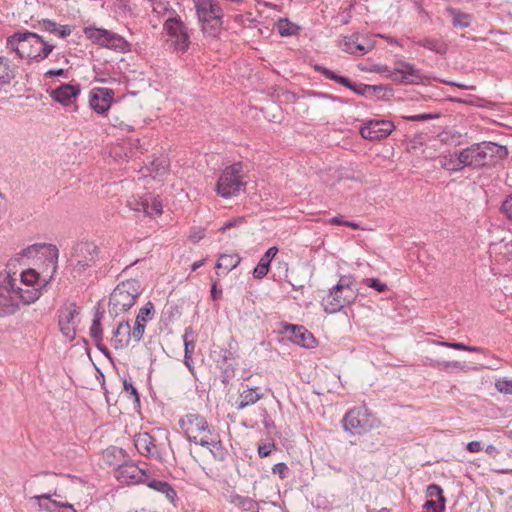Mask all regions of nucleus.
<instances>
[{
	"label": "nucleus",
	"instance_id": "nucleus-32",
	"mask_svg": "<svg viewBox=\"0 0 512 512\" xmlns=\"http://www.w3.org/2000/svg\"><path fill=\"white\" fill-rule=\"evenodd\" d=\"M183 342H184V363L189 368V370H192V355L195 350V337H194V331L192 327L188 326L185 328L184 334H183Z\"/></svg>",
	"mask_w": 512,
	"mask_h": 512
},
{
	"label": "nucleus",
	"instance_id": "nucleus-54",
	"mask_svg": "<svg viewBox=\"0 0 512 512\" xmlns=\"http://www.w3.org/2000/svg\"><path fill=\"white\" fill-rule=\"evenodd\" d=\"M272 472L274 474H278L281 479H285L289 472V468L285 463L280 462L273 466Z\"/></svg>",
	"mask_w": 512,
	"mask_h": 512
},
{
	"label": "nucleus",
	"instance_id": "nucleus-38",
	"mask_svg": "<svg viewBox=\"0 0 512 512\" xmlns=\"http://www.w3.org/2000/svg\"><path fill=\"white\" fill-rule=\"evenodd\" d=\"M275 27L282 37L295 36L300 32V27L296 23L291 22L288 18H280L276 22Z\"/></svg>",
	"mask_w": 512,
	"mask_h": 512
},
{
	"label": "nucleus",
	"instance_id": "nucleus-57",
	"mask_svg": "<svg viewBox=\"0 0 512 512\" xmlns=\"http://www.w3.org/2000/svg\"><path fill=\"white\" fill-rule=\"evenodd\" d=\"M262 416H263V425L266 430L270 431L272 428L275 427L274 421L271 419V417L269 416L266 409L262 410Z\"/></svg>",
	"mask_w": 512,
	"mask_h": 512
},
{
	"label": "nucleus",
	"instance_id": "nucleus-42",
	"mask_svg": "<svg viewBox=\"0 0 512 512\" xmlns=\"http://www.w3.org/2000/svg\"><path fill=\"white\" fill-rule=\"evenodd\" d=\"M90 336L94 342H102L103 332L101 327V315L96 314L90 327Z\"/></svg>",
	"mask_w": 512,
	"mask_h": 512
},
{
	"label": "nucleus",
	"instance_id": "nucleus-16",
	"mask_svg": "<svg viewBox=\"0 0 512 512\" xmlns=\"http://www.w3.org/2000/svg\"><path fill=\"white\" fill-rule=\"evenodd\" d=\"M394 129L395 126L391 121L370 120L361 127L360 134L365 139L382 140L387 138Z\"/></svg>",
	"mask_w": 512,
	"mask_h": 512
},
{
	"label": "nucleus",
	"instance_id": "nucleus-23",
	"mask_svg": "<svg viewBox=\"0 0 512 512\" xmlns=\"http://www.w3.org/2000/svg\"><path fill=\"white\" fill-rule=\"evenodd\" d=\"M79 93L80 88L78 85L62 84L50 92V97L54 101L67 106L72 103V100L75 99Z\"/></svg>",
	"mask_w": 512,
	"mask_h": 512
},
{
	"label": "nucleus",
	"instance_id": "nucleus-7",
	"mask_svg": "<svg viewBox=\"0 0 512 512\" xmlns=\"http://www.w3.org/2000/svg\"><path fill=\"white\" fill-rule=\"evenodd\" d=\"M142 292L141 284L136 279H128L120 282L109 298V313L118 316L127 312L134 306Z\"/></svg>",
	"mask_w": 512,
	"mask_h": 512
},
{
	"label": "nucleus",
	"instance_id": "nucleus-36",
	"mask_svg": "<svg viewBox=\"0 0 512 512\" xmlns=\"http://www.w3.org/2000/svg\"><path fill=\"white\" fill-rule=\"evenodd\" d=\"M241 262V257L237 253L221 254L215 265L216 269L223 270V274L227 275L235 269Z\"/></svg>",
	"mask_w": 512,
	"mask_h": 512
},
{
	"label": "nucleus",
	"instance_id": "nucleus-5",
	"mask_svg": "<svg viewBox=\"0 0 512 512\" xmlns=\"http://www.w3.org/2000/svg\"><path fill=\"white\" fill-rule=\"evenodd\" d=\"M357 296L358 290L353 287V277L342 275L337 284L329 290L328 295L323 298L321 304L325 312L334 314L354 303Z\"/></svg>",
	"mask_w": 512,
	"mask_h": 512
},
{
	"label": "nucleus",
	"instance_id": "nucleus-61",
	"mask_svg": "<svg viewBox=\"0 0 512 512\" xmlns=\"http://www.w3.org/2000/svg\"><path fill=\"white\" fill-rule=\"evenodd\" d=\"M466 449L470 453H478L483 450V447L480 441H471L467 444Z\"/></svg>",
	"mask_w": 512,
	"mask_h": 512
},
{
	"label": "nucleus",
	"instance_id": "nucleus-12",
	"mask_svg": "<svg viewBox=\"0 0 512 512\" xmlns=\"http://www.w3.org/2000/svg\"><path fill=\"white\" fill-rule=\"evenodd\" d=\"M163 26L167 35L172 40L174 49L179 52H186L190 45V36L188 28L180 16L174 12V15L170 16Z\"/></svg>",
	"mask_w": 512,
	"mask_h": 512
},
{
	"label": "nucleus",
	"instance_id": "nucleus-6",
	"mask_svg": "<svg viewBox=\"0 0 512 512\" xmlns=\"http://www.w3.org/2000/svg\"><path fill=\"white\" fill-rule=\"evenodd\" d=\"M370 71L382 74L385 78L400 85H418L424 83L425 80L420 69L403 59L395 60L393 68L376 64L373 65Z\"/></svg>",
	"mask_w": 512,
	"mask_h": 512
},
{
	"label": "nucleus",
	"instance_id": "nucleus-4",
	"mask_svg": "<svg viewBox=\"0 0 512 512\" xmlns=\"http://www.w3.org/2000/svg\"><path fill=\"white\" fill-rule=\"evenodd\" d=\"M179 426L187 440L202 447L221 450V441L213 437V427L198 413H188L179 419Z\"/></svg>",
	"mask_w": 512,
	"mask_h": 512
},
{
	"label": "nucleus",
	"instance_id": "nucleus-43",
	"mask_svg": "<svg viewBox=\"0 0 512 512\" xmlns=\"http://www.w3.org/2000/svg\"><path fill=\"white\" fill-rule=\"evenodd\" d=\"M155 309L152 302H147L138 312L136 321L146 324L154 316Z\"/></svg>",
	"mask_w": 512,
	"mask_h": 512
},
{
	"label": "nucleus",
	"instance_id": "nucleus-20",
	"mask_svg": "<svg viewBox=\"0 0 512 512\" xmlns=\"http://www.w3.org/2000/svg\"><path fill=\"white\" fill-rule=\"evenodd\" d=\"M361 36L358 33H353L350 36H346L343 39L341 48L344 52H347L356 56H363L373 49V43L369 40L361 41Z\"/></svg>",
	"mask_w": 512,
	"mask_h": 512
},
{
	"label": "nucleus",
	"instance_id": "nucleus-14",
	"mask_svg": "<svg viewBox=\"0 0 512 512\" xmlns=\"http://www.w3.org/2000/svg\"><path fill=\"white\" fill-rule=\"evenodd\" d=\"M313 69L316 72L321 73L326 79L332 80V81L336 82L337 84H340V85L352 90L357 95L369 98L370 90H375V88H371V85L363 84V83L356 84V83L352 82L350 79H348L344 76L338 75L334 71H332L320 64L313 65Z\"/></svg>",
	"mask_w": 512,
	"mask_h": 512
},
{
	"label": "nucleus",
	"instance_id": "nucleus-59",
	"mask_svg": "<svg viewBox=\"0 0 512 512\" xmlns=\"http://www.w3.org/2000/svg\"><path fill=\"white\" fill-rule=\"evenodd\" d=\"M438 364L445 369H448V368L463 369L464 368L463 363H461L459 361H442V362H438Z\"/></svg>",
	"mask_w": 512,
	"mask_h": 512
},
{
	"label": "nucleus",
	"instance_id": "nucleus-10",
	"mask_svg": "<svg viewBox=\"0 0 512 512\" xmlns=\"http://www.w3.org/2000/svg\"><path fill=\"white\" fill-rule=\"evenodd\" d=\"M85 36L93 43L117 52L129 51V43L119 34L104 28L85 27Z\"/></svg>",
	"mask_w": 512,
	"mask_h": 512
},
{
	"label": "nucleus",
	"instance_id": "nucleus-50",
	"mask_svg": "<svg viewBox=\"0 0 512 512\" xmlns=\"http://www.w3.org/2000/svg\"><path fill=\"white\" fill-rule=\"evenodd\" d=\"M124 390L129 394V397L134 400L135 403H140V398L137 389L133 386L132 382L128 380L123 381Z\"/></svg>",
	"mask_w": 512,
	"mask_h": 512
},
{
	"label": "nucleus",
	"instance_id": "nucleus-41",
	"mask_svg": "<svg viewBox=\"0 0 512 512\" xmlns=\"http://www.w3.org/2000/svg\"><path fill=\"white\" fill-rule=\"evenodd\" d=\"M371 88H375V90H370L369 98H377L380 100H387L389 97L393 96V88L386 85H371Z\"/></svg>",
	"mask_w": 512,
	"mask_h": 512
},
{
	"label": "nucleus",
	"instance_id": "nucleus-15",
	"mask_svg": "<svg viewBox=\"0 0 512 512\" xmlns=\"http://www.w3.org/2000/svg\"><path fill=\"white\" fill-rule=\"evenodd\" d=\"M58 326L61 333L69 340L76 335V316L78 315L76 303H68L59 309Z\"/></svg>",
	"mask_w": 512,
	"mask_h": 512
},
{
	"label": "nucleus",
	"instance_id": "nucleus-39",
	"mask_svg": "<svg viewBox=\"0 0 512 512\" xmlns=\"http://www.w3.org/2000/svg\"><path fill=\"white\" fill-rule=\"evenodd\" d=\"M56 495V491L54 493H45L41 495H36L32 499L38 501V507L40 510L48 511V512H56L59 507L60 502L52 499V496Z\"/></svg>",
	"mask_w": 512,
	"mask_h": 512
},
{
	"label": "nucleus",
	"instance_id": "nucleus-24",
	"mask_svg": "<svg viewBox=\"0 0 512 512\" xmlns=\"http://www.w3.org/2000/svg\"><path fill=\"white\" fill-rule=\"evenodd\" d=\"M265 394L260 392L259 387H248L239 392L238 399L235 402L237 410H243L248 406L254 405L264 398Z\"/></svg>",
	"mask_w": 512,
	"mask_h": 512
},
{
	"label": "nucleus",
	"instance_id": "nucleus-51",
	"mask_svg": "<svg viewBox=\"0 0 512 512\" xmlns=\"http://www.w3.org/2000/svg\"><path fill=\"white\" fill-rule=\"evenodd\" d=\"M246 223V219L243 216L236 217L233 219H230L224 223V225L219 229L221 232H225L226 230H229L231 228H234L236 226L242 225Z\"/></svg>",
	"mask_w": 512,
	"mask_h": 512
},
{
	"label": "nucleus",
	"instance_id": "nucleus-30",
	"mask_svg": "<svg viewBox=\"0 0 512 512\" xmlns=\"http://www.w3.org/2000/svg\"><path fill=\"white\" fill-rule=\"evenodd\" d=\"M414 43L439 55H445L448 51V44L440 37H424L414 41Z\"/></svg>",
	"mask_w": 512,
	"mask_h": 512
},
{
	"label": "nucleus",
	"instance_id": "nucleus-13",
	"mask_svg": "<svg viewBox=\"0 0 512 512\" xmlns=\"http://www.w3.org/2000/svg\"><path fill=\"white\" fill-rule=\"evenodd\" d=\"M148 471L133 461L119 465L115 470L116 479L127 485L143 484L147 480Z\"/></svg>",
	"mask_w": 512,
	"mask_h": 512
},
{
	"label": "nucleus",
	"instance_id": "nucleus-11",
	"mask_svg": "<svg viewBox=\"0 0 512 512\" xmlns=\"http://www.w3.org/2000/svg\"><path fill=\"white\" fill-rule=\"evenodd\" d=\"M99 248L91 241H83L73 248L70 264L73 273L81 275L86 269L94 266L98 260Z\"/></svg>",
	"mask_w": 512,
	"mask_h": 512
},
{
	"label": "nucleus",
	"instance_id": "nucleus-21",
	"mask_svg": "<svg viewBox=\"0 0 512 512\" xmlns=\"http://www.w3.org/2000/svg\"><path fill=\"white\" fill-rule=\"evenodd\" d=\"M223 11L212 15L199 17L198 21L201 24V31L205 37L216 38L223 28Z\"/></svg>",
	"mask_w": 512,
	"mask_h": 512
},
{
	"label": "nucleus",
	"instance_id": "nucleus-46",
	"mask_svg": "<svg viewBox=\"0 0 512 512\" xmlns=\"http://www.w3.org/2000/svg\"><path fill=\"white\" fill-rule=\"evenodd\" d=\"M427 497L436 498L438 502H446L442 488L437 484H430L426 489Z\"/></svg>",
	"mask_w": 512,
	"mask_h": 512
},
{
	"label": "nucleus",
	"instance_id": "nucleus-63",
	"mask_svg": "<svg viewBox=\"0 0 512 512\" xmlns=\"http://www.w3.org/2000/svg\"><path fill=\"white\" fill-rule=\"evenodd\" d=\"M211 451V453L214 455L215 458H218L220 460L224 459V456L226 454V450L221 446V450H218L217 448H213L212 446L208 447Z\"/></svg>",
	"mask_w": 512,
	"mask_h": 512
},
{
	"label": "nucleus",
	"instance_id": "nucleus-55",
	"mask_svg": "<svg viewBox=\"0 0 512 512\" xmlns=\"http://www.w3.org/2000/svg\"><path fill=\"white\" fill-rule=\"evenodd\" d=\"M154 170L157 174H164L167 170L168 164L164 159H156L152 162Z\"/></svg>",
	"mask_w": 512,
	"mask_h": 512
},
{
	"label": "nucleus",
	"instance_id": "nucleus-27",
	"mask_svg": "<svg viewBox=\"0 0 512 512\" xmlns=\"http://www.w3.org/2000/svg\"><path fill=\"white\" fill-rule=\"evenodd\" d=\"M143 484H146L149 488L165 495L171 503H174L177 499V493L170 483L152 479L149 473L147 475V480H145Z\"/></svg>",
	"mask_w": 512,
	"mask_h": 512
},
{
	"label": "nucleus",
	"instance_id": "nucleus-52",
	"mask_svg": "<svg viewBox=\"0 0 512 512\" xmlns=\"http://www.w3.org/2000/svg\"><path fill=\"white\" fill-rule=\"evenodd\" d=\"M501 212L509 219L512 220V193L509 194L501 205Z\"/></svg>",
	"mask_w": 512,
	"mask_h": 512
},
{
	"label": "nucleus",
	"instance_id": "nucleus-35",
	"mask_svg": "<svg viewBox=\"0 0 512 512\" xmlns=\"http://www.w3.org/2000/svg\"><path fill=\"white\" fill-rule=\"evenodd\" d=\"M39 26L42 30L55 34L60 38H66L72 33L71 26L60 25L50 19L39 21Z\"/></svg>",
	"mask_w": 512,
	"mask_h": 512
},
{
	"label": "nucleus",
	"instance_id": "nucleus-33",
	"mask_svg": "<svg viewBox=\"0 0 512 512\" xmlns=\"http://www.w3.org/2000/svg\"><path fill=\"white\" fill-rule=\"evenodd\" d=\"M136 211H142L146 216L152 217L162 214V202L158 198H153L151 202L148 199H142L135 202Z\"/></svg>",
	"mask_w": 512,
	"mask_h": 512
},
{
	"label": "nucleus",
	"instance_id": "nucleus-62",
	"mask_svg": "<svg viewBox=\"0 0 512 512\" xmlns=\"http://www.w3.org/2000/svg\"><path fill=\"white\" fill-rule=\"evenodd\" d=\"M56 512H76L73 505L66 502H60L59 507L57 508Z\"/></svg>",
	"mask_w": 512,
	"mask_h": 512
},
{
	"label": "nucleus",
	"instance_id": "nucleus-37",
	"mask_svg": "<svg viewBox=\"0 0 512 512\" xmlns=\"http://www.w3.org/2000/svg\"><path fill=\"white\" fill-rule=\"evenodd\" d=\"M447 13L452 16V25L455 28H467L471 26L474 19L472 14L465 13L459 9L449 7Z\"/></svg>",
	"mask_w": 512,
	"mask_h": 512
},
{
	"label": "nucleus",
	"instance_id": "nucleus-29",
	"mask_svg": "<svg viewBox=\"0 0 512 512\" xmlns=\"http://www.w3.org/2000/svg\"><path fill=\"white\" fill-rule=\"evenodd\" d=\"M131 327L129 321H122L113 332V344L115 349H121L129 344Z\"/></svg>",
	"mask_w": 512,
	"mask_h": 512
},
{
	"label": "nucleus",
	"instance_id": "nucleus-45",
	"mask_svg": "<svg viewBox=\"0 0 512 512\" xmlns=\"http://www.w3.org/2000/svg\"><path fill=\"white\" fill-rule=\"evenodd\" d=\"M362 284L376 290L379 293H385L386 291H388L387 284L382 282L378 278H364L362 280Z\"/></svg>",
	"mask_w": 512,
	"mask_h": 512
},
{
	"label": "nucleus",
	"instance_id": "nucleus-9",
	"mask_svg": "<svg viewBox=\"0 0 512 512\" xmlns=\"http://www.w3.org/2000/svg\"><path fill=\"white\" fill-rule=\"evenodd\" d=\"M247 182L244 179L243 164L233 163L227 166L220 174L216 183V192L219 196L229 199L245 190Z\"/></svg>",
	"mask_w": 512,
	"mask_h": 512
},
{
	"label": "nucleus",
	"instance_id": "nucleus-64",
	"mask_svg": "<svg viewBox=\"0 0 512 512\" xmlns=\"http://www.w3.org/2000/svg\"><path fill=\"white\" fill-rule=\"evenodd\" d=\"M65 70L62 69V68H58V69H50L48 70L46 73H45V76L46 77H54V76H64L65 75Z\"/></svg>",
	"mask_w": 512,
	"mask_h": 512
},
{
	"label": "nucleus",
	"instance_id": "nucleus-56",
	"mask_svg": "<svg viewBox=\"0 0 512 512\" xmlns=\"http://www.w3.org/2000/svg\"><path fill=\"white\" fill-rule=\"evenodd\" d=\"M210 294H211V298L213 301H217V300L221 299L222 289L218 287L217 280L212 282Z\"/></svg>",
	"mask_w": 512,
	"mask_h": 512
},
{
	"label": "nucleus",
	"instance_id": "nucleus-3",
	"mask_svg": "<svg viewBox=\"0 0 512 512\" xmlns=\"http://www.w3.org/2000/svg\"><path fill=\"white\" fill-rule=\"evenodd\" d=\"M40 250H48L49 257L47 258V268H50V275L47 277H41V275L34 269H28L26 271H22L20 274V284L25 285V289H39L41 292L46 286L52 281L54 275L57 271V262H58V249L53 244H40L36 243L30 245L22 250L19 254L21 257H32L35 253H38Z\"/></svg>",
	"mask_w": 512,
	"mask_h": 512
},
{
	"label": "nucleus",
	"instance_id": "nucleus-44",
	"mask_svg": "<svg viewBox=\"0 0 512 512\" xmlns=\"http://www.w3.org/2000/svg\"><path fill=\"white\" fill-rule=\"evenodd\" d=\"M437 345L452 348L455 350H462V351H469V352H481L483 349L481 347L476 346H468L464 343L460 342H445V341H438L436 342Z\"/></svg>",
	"mask_w": 512,
	"mask_h": 512
},
{
	"label": "nucleus",
	"instance_id": "nucleus-8",
	"mask_svg": "<svg viewBox=\"0 0 512 512\" xmlns=\"http://www.w3.org/2000/svg\"><path fill=\"white\" fill-rule=\"evenodd\" d=\"M341 422L343 429L354 436H362L380 425L378 418L365 405L349 409Z\"/></svg>",
	"mask_w": 512,
	"mask_h": 512
},
{
	"label": "nucleus",
	"instance_id": "nucleus-47",
	"mask_svg": "<svg viewBox=\"0 0 512 512\" xmlns=\"http://www.w3.org/2000/svg\"><path fill=\"white\" fill-rule=\"evenodd\" d=\"M426 512H444L445 502H438L434 499L427 500L423 506Z\"/></svg>",
	"mask_w": 512,
	"mask_h": 512
},
{
	"label": "nucleus",
	"instance_id": "nucleus-58",
	"mask_svg": "<svg viewBox=\"0 0 512 512\" xmlns=\"http://www.w3.org/2000/svg\"><path fill=\"white\" fill-rule=\"evenodd\" d=\"M434 117L435 116H433L432 114L424 113V114L408 116V117H406V119L409 121H412V122H421V121L433 119Z\"/></svg>",
	"mask_w": 512,
	"mask_h": 512
},
{
	"label": "nucleus",
	"instance_id": "nucleus-40",
	"mask_svg": "<svg viewBox=\"0 0 512 512\" xmlns=\"http://www.w3.org/2000/svg\"><path fill=\"white\" fill-rule=\"evenodd\" d=\"M15 78V72L7 57L0 56V85H8Z\"/></svg>",
	"mask_w": 512,
	"mask_h": 512
},
{
	"label": "nucleus",
	"instance_id": "nucleus-1",
	"mask_svg": "<svg viewBox=\"0 0 512 512\" xmlns=\"http://www.w3.org/2000/svg\"><path fill=\"white\" fill-rule=\"evenodd\" d=\"M16 261L18 258L10 260L6 269L0 271V318L16 313L20 303L28 305L34 303L41 296L39 289H23L17 285L16 272L11 268Z\"/></svg>",
	"mask_w": 512,
	"mask_h": 512
},
{
	"label": "nucleus",
	"instance_id": "nucleus-53",
	"mask_svg": "<svg viewBox=\"0 0 512 512\" xmlns=\"http://www.w3.org/2000/svg\"><path fill=\"white\" fill-rule=\"evenodd\" d=\"M144 331H145V324L140 323L139 321H135V326H134L133 330L131 331V337H133V339L136 342H139L143 337Z\"/></svg>",
	"mask_w": 512,
	"mask_h": 512
},
{
	"label": "nucleus",
	"instance_id": "nucleus-31",
	"mask_svg": "<svg viewBox=\"0 0 512 512\" xmlns=\"http://www.w3.org/2000/svg\"><path fill=\"white\" fill-rule=\"evenodd\" d=\"M228 502L243 511L259 512L258 502L247 496L231 493L228 496Z\"/></svg>",
	"mask_w": 512,
	"mask_h": 512
},
{
	"label": "nucleus",
	"instance_id": "nucleus-28",
	"mask_svg": "<svg viewBox=\"0 0 512 512\" xmlns=\"http://www.w3.org/2000/svg\"><path fill=\"white\" fill-rule=\"evenodd\" d=\"M278 248L276 246L270 247L260 258L258 264L254 268L252 274L255 279L264 278L270 269L272 259L277 255Z\"/></svg>",
	"mask_w": 512,
	"mask_h": 512
},
{
	"label": "nucleus",
	"instance_id": "nucleus-26",
	"mask_svg": "<svg viewBox=\"0 0 512 512\" xmlns=\"http://www.w3.org/2000/svg\"><path fill=\"white\" fill-rule=\"evenodd\" d=\"M440 166L449 172H458L465 168L461 151L442 154L438 157Z\"/></svg>",
	"mask_w": 512,
	"mask_h": 512
},
{
	"label": "nucleus",
	"instance_id": "nucleus-48",
	"mask_svg": "<svg viewBox=\"0 0 512 512\" xmlns=\"http://www.w3.org/2000/svg\"><path fill=\"white\" fill-rule=\"evenodd\" d=\"M495 387L500 393L512 394V379L497 380Z\"/></svg>",
	"mask_w": 512,
	"mask_h": 512
},
{
	"label": "nucleus",
	"instance_id": "nucleus-2",
	"mask_svg": "<svg viewBox=\"0 0 512 512\" xmlns=\"http://www.w3.org/2000/svg\"><path fill=\"white\" fill-rule=\"evenodd\" d=\"M6 48L14 51L21 59L39 63L48 58L54 45L34 32L17 31L7 38Z\"/></svg>",
	"mask_w": 512,
	"mask_h": 512
},
{
	"label": "nucleus",
	"instance_id": "nucleus-19",
	"mask_svg": "<svg viewBox=\"0 0 512 512\" xmlns=\"http://www.w3.org/2000/svg\"><path fill=\"white\" fill-rule=\"evenodd\" d=\"M483 148L485 147L480 142L461 150L465 167L479 169L487 166Z\"/></svg>",
	"mask_w": 512,
	"mask_h": 512
},
{
	"label": "nucleus",
	"instance_id": "nucleus-18",
	"mask_svg": "<svg viewBox=\"0 0 512 512\" xmlns=\"http://www.w3.org/2000/svg\"><path fill=\"white\" fill-rule=\"evenodd\" d=\"M155 442V438L148 432L138 433L134 437L135 448L142 456L161 461L162 456Z\"/></svg>",
	"mask_w": 512,
	"mask_h": 512
},
{
	"label": "nucleus",
	"instance_id": "nucleus-22",
	"mask_svg": "<svg viewBox=\"0 0 512 512\" xmlns=\"http://www.w3.org/2000/svg\"><path fill=\"white\" fill-rule=\"evenodd\" d=\"M286 331L290 332V339L294 344L305 348L315 347V337L304 326L289 324L286 326Z\"/></svg>",
	"mask_w": 512,
	"mask_h": 512
},
{
	"label": "nucleus",
	"instance_id": "nucleus-25",
	"mask_svg": "<svg viewBox=\"0 0 512 512\" xmlns=\"http://www.w3.org/2000/svg\"><path fill=\"white\" fill-rule=\"evenodd\" d=\"M482 145L485 147L483 149L487 165L494 164L508 157L509 151L506 146L491 141H483Z\"/></svg>",
	"mask_w": 512,
	"mask_h": 512
},
{
	"label": "nucleus",
	"instance_id": "nucleus-60",
	"mask_svg": "<svg viewBox=\"0 0 512 512\" xmlns=\"http://www.w3.org/2000/svg\"><path fill=\"white\" fill-rule=\"evenodd\" d=\"M153 11L161 14L168 11V4L163 3L160 0H153Z\"/></svg>",
	"mask_w": 512,
	"mask_h": 512
},
{
	"label": "nucleus",
	"instance_id": "nucleus-49",
	"mask_svg": "<svg viewBox=\"0 0 512 512\" xmlns=\"http://www.w3.org/2000/svg\"><path fill=\"white\" fill-rule=\"evenodd\" d=\"M110 123L112 126L119 128L122 131L132 132L134 130L133 125L124 122L118 116H112L110 118Z\"/></svg>",
	"mask_w": 512,
	"mask_h": 512
},
{
	"label": "nucleus",
	"instance_id": "nucleus-17",
	"mask_svg": "<svg viewBox=\"0 0 512 512\" xmlns=\"http://www.w3.org/2000/svg\"><path fill=\"white\" fill-rule=\"evenodd\" d=\"M114 100V91L105 87H94L89 94V105L98 114H105Z\"/></svg>",
	"mask_w": 512,
	"mask_h": 512
},
{
	"label": "nucleus",
	"instance_id": "nucleus-34",
	"mask_svg": "<svg viewBox=\"0 0 512 512\" xmlns=\"http://www.w3.org/2000/svg\"><path fill=\"white\" fill-rule=\"evenodd\" d=\"M193 2L198 18L223 11L217 0H193Z\"/></svg>",
	"mask_w": 512,
	"mask_h": 512
}]
</instances>
